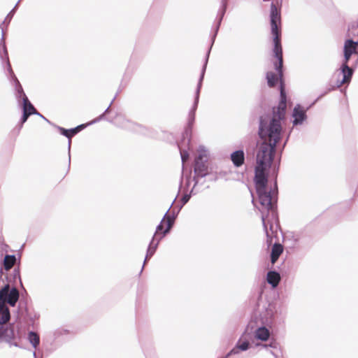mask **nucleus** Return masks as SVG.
<instances>
[{
  "mask_svg": "<svg viewBox=\"0 0 358 358\" xmlns=\"http://www.w3.org/2000/svg\"><path fill=\"white\" fill-rule=\"evenodd\" d=\"M231 160L236 167L241 166L245 162V153L243 150H238L231 154Z\"/></svg>",
  "mask_w": 358,
  "mask_h": 358,
  "instance_id": "ddd939ff",
  "label": "nucleus"
},
{
  "mask_svg": "<svg viewBox=\"0 0 358 358\" xmlns=\"http://www.w3.org/2000/svg\"><path fill=\"white\" fill-rule=\"evenodd\" d=\"M231 355H233L232 354H229V352L225 355V357L226 358H228L229 357H230Z\"/></svg>",
  "mask_w": 358,
  "mask_h": 358,
  "instance_id": "37998d69",
  "label": "nucleus"
},
{
  "mask_svg": "<svg viewBox=\"0 0 358 358\" xmlns=\"http://www.w3.org/2000/svg\"><path fill=\"white\" fill-rule=\"evenodd\" d=\"M14 275H15V277H17L18 278H20V271H19L18 269H15L14 270Z\"/></svg>",
  "mask_w": 358,
  "mask_h": 358,
  "instance_id": "e433bc0d",
  "label": "nucleus"
},
{
  "mask_svg": "<svg viewBox=\"0 0 358 358\" xmlns=\"http://www.w3.org/2000/svg\"><path fill=\"white\" fill-rule=\"evenodd\" d=\"M33 356H34V358H36V352H33Z\"/></svg>",
  "mask_w": 358,
  "mask_h": 358,
  "instance_id": "a18cd8bd",
  "label": "nucleus"
},
{
  "mask_svg": "<svg viewBox=\"0 0 358 358\" xmlns=\"http://www.w3.org/2000/svg\"><path fill=\"white\" fill-rule=\"evenodd\" d=\"M350 31L352 35L358 36V27H352Z\"/></svg>",
  "mask_w": 358,
  "mask_h": 358,
  "instance_id": "f704fd0d",
  "label": "nucleus"
},
{
  "mask_svg": "<svg viewBox=\"0 0 358 358\" xmlns=\"http://www.w3.org/2000/svg\"><path fill=\"white\" fill-rule=\"evenodd\" d=\"M190 199V195H188V194H185L182 196V204H185L186 203L188 202V201Z\"/></svg>",
  "mask_w": 358,
  "mask_h": 358,
  "instance_id": "c9c22d12",
  "label": "nucleus"
},
{
  "mask_svg": "<svg viewBox=\"0 0 358 358\" xmlns=\"http://www.w3.org/2000/svg\"><path fill=\"white\" fill-rule=\"evenodd\" d=\"M268 167L257 165L255 167V182L256 190L267 188L268 179L265 171Z\"/></svg>",
  "mask_w": 358,
  "mask_h": 358,
  "instance_id": "9b49d317",
  "label": "nucleus"
},
{
  "mask_svg": "<svg viewBox=\"0 0 358 358\" xmlns=\"http://www.w3.org/2000/svg\"><path fill=\"white\" fill-rule=\"evenodd\" d=\"M16 262V257L15 255H7L5 256L3 259V267L6 271L10 269Z\"/></svg>",
  "mask_w": 358,
  "mask_h": 358,
  "instance_id": "412c9836",
  "label": "nucleus"
},
{
  "mask_svg": "<svg viewBox=\"0 0 358 358\" xmlns=\"http://www.w3.org/2000/svg\"><path fill=\"white\" fill-rule=\"evenodd\" d=\"M327 92H325V93H324V94H321V95H320V96L316 99V101H315L313 103H315L318 99H320L321 97H322V96H323L324 94H326Z\"/></svg>",
  "mask_w": 358,
  "mask_h": 358,
  "instance_id": "58836bf2",
  "label": "nucleus"
},
{
  "mask_svg": "<svg viewBox=\"0 0 358 358\" xmlns=\"http://www.w3.org/2000/svg\"><path fill=\"white\" fill-rule=\"evenodd\" d=\"M169 209L165 213L160 224L157 227L156 231L154 234L155 240L157 241L161 236L162 238L170 231L173 225L175 217L168 215Z\"/></svg>",
  "mask_w": 358,
  "mask_h": 358,
  "instance_id": "9d476101",
  "label": "nucleus"
},
{
  "mask_svg": "<svg viewBox=\"0 0 358 358\" xmlns=\"http://www.w3.org/2000/svg\"><path fill=\"white\" fill-rule=\"evenodd\" d=\"M144 266H145V264H143L142 268H143ZM141 271H143V269H141Z\"/></svg>",
  "mask_w": 358,
  "mask_h": 358,
  "instance_id": "09e8293b",
  "label": "nucleus"
},
{
  "mask_svg": "<svg viewBox=\"0 0 358 358\" xmlns=\"http://www.w3.org/2000/svg\"><path fill=\"white\" fill-rule=\"evenodd\" d=\"M199 155L194 161V173L196 177L203 178L208 175V166L206 164L208 155L203 146H200L198 150Z\"/></svg>",
  "mask_w": 358,
  "mask_h": 358,
  "instance_id": "0eeeda50",
  "label": "nucleus"
},
{
  "mask_svg": "<svg viewBox=\"0 0 358 358\" xmlns=\"http://www.w3.org/2000/svg\"><path fill=\"white\" fill-rule=\"evenodd\" d=\"M229 1V0H221V6L217 12V25L215 27V35H217V34L218 32L220 26L222 19L224 16L226 10L227 9ZM215 36H214V37Z\"/></svg>",
  "mask_w": 358,
  "mask_h": 358,
  "instance_id": "4468645a",
  "label": "nucleus"
},
{
  "mask_svg": "<svg viewBox=\"0 0 358 358\" xmlns=\"http://www.w3.org/2000/svg\"><path fill=\"white\" fill-rule=\"evenodd\" d=\"M358 41L355 42L352 39H347L344 43L343 52L351 55L357 53Z\"/></svg>",
  "mask_w": 358,
  "mask_h": 358,
  "instance_id": "2eb2a0df",
  "label": "nucleus"
},
{
  "mask_svg": "<svg viewBox=\"0 0 358 358\" xmlns=\"http://www.w3.org/2000/svg\"><path fill=\"white\" fill-rule=\"evenodd\" d=\"M2 41H3V50L4 55L7 59L8 70L10 74V76H11V78H12V80L13 83V85L15 88V97L17 99L18 102L20 101V99H22V101H23V99H24V96H27L23 90V88L22 87L20 81L18 80V79L17 78V77L15 76V75L14 74V73L11 69L10 64L8 61V52L6 50L5 43L3 41V36H2Z\"/></svg>",
  "mask_w": 358,
  "mask_h": 358,
  "instance_id": "6e6552de",
  "label": "nucleus"
},
{
  "mask_svg": "<svg viewBox=\"0 0 358 358\" xmlns=\"http://www.w3.org/2000/svg\"><path fill=\"white\" fill-rule=\"evenodd\" d=\"M269 220H270V222L269 223H267L266 224V227H268V225H269V227H270V229L271 231H273L274 229V227H277V225H275L276 223H277V221H278V217L276 216V221H275L274 220L272 219V217L270 216L269 217ZM265 231H266V236H268V229H265Z\"/></svg>",
  "mask_w": 358,
  "mask_h": 358,
  "instance_id": "cd10ccee",
  "label": "nucleus"
},
{
  "mask_svg": "<svg viewBox=\"0 0 358 358\" xmlns=\"http://www.w3.org/2000/svg\"><path fill=\"white\" fill-rule=\"evenodd\" d=\"M286 108V94L283 84L280 82V101L278 106L273 109V117L262 116L259 120L258 133L264 143L276 145L280 140L282 132L280 121L285 118Z\"/></svg>",
  "mask_w": 358,
  "mask_h": 358,
  "instance_id": "f257e3e1",
  "label": "nucleus"
},
{
  "mask_svg": "<svg viewBox=\"0 0 358 358\" xmlns=\"http://www.w3.org/2000/svg\"><path fill=\"white\" fill-rule=\"evenodd\" d=\"M15 10H15V8H13V9L10 11V13H9L7 15V16L6 17V18H5V20H4L3 23L6 22H7L8 23H9V22H10V20L12 19L13 16L14 15V14H15Z\"/></svg>",
  "mask_w": 358,
  "mask_h": 358,
  "instance_id": "7c9ffc66",
  "label": "nucleus"
},
{
  "mask_svg": "<svg viewBox=\"0 0 358 358\" xmlns=\"http://www.w3.org/2000/svg\"><path fill=\"white\" fill-rule=\"evenodd\" d=\"M62 331H64V334H66L68 332L66 330H63Z\"/></svg>",
  "mask_w": 358,
  "mask_h": 358,
  "instance_id": "de8ad7c7",
  "label": "nucleus"
},
{
  "mask_svg": "<svg viewBox=\"0 0 358 358\" xmlns=\"http://www.w3.org/2000/svg\"><path fill=\"white\" fill-rule=\"evenodd\" d=\"M28 339L34 348H36L37 346L39 345L40 338L36 333L34 331L29 332Z\"/></svg>",
  "mask_w": 358,
  "mask_h": 358,
  "instance_id": "b1692460",
  "label": "nucleus"
},
{
  "mask_svg": "<svg viewBox=\"0 0 358 358\" xmlns=\"http://www.w3.org/2000/svg\"><path fill=\"white\" fill-rule=\"evenodd\" d=\"M256 191L260 205L258 208L262 213L263 227L266 229V224L270 222V216L276 221L275 203L277 201V190H268V188H266Z\"/></svg>",
  "mask_w": 358,
  "mask_h": 358,
  "instance_id": "20e7f679",
  "label": "nucleus"
},
{
  "mask_svg": "<svg viewBox=\"0 0 358 358\" xmlns=\"http://www.w3.org/2000/svg\"><path fill=\"white\" fill-rule=\"evenodd\" d=\"M210 51V49L208 50L207 55H206V58L204 64L203 66L202 70H201V76H200V78L199 80L196 90L195 92L194 104H193L191 110L189 112L187 127L185 131L183 134L184 138L187 137L188 138L187 139L188 142H189V136L190 135V134L192 132V128L193 124L194 122V120H195V113H196V110L197 109V106H198V103H199V101L200 91H201V88L202 86V82H203V80L204 78V75H205V72H206V66H207V64H208Z\"/></svg>",
  "mask_w": 358,
  "mask_h": 358,
  "instance_id": "39448f33",
  "label": "nucleus"
},
{
  "mask_svg": "<svg viewBox=\"0 0 358 358\" xmlns=\"http://www.w3.org/2000/svg\"><path fill=\"white\" fill-rule=\"evenodd\" d=\"M275 146L271 143L263 142L257 155V165L269 167L273 160Z\"/></svg>",
  "mask_w": 358,
  "mask_h": 358,
  "instance_id": "423d86ee",
  "label": "nucleus"
},
{
  "mask_svg": "<svg viewBox=\"0 0 358 358\" xmlns=\"http://www.w3.org/2000/svg\"><path fill=\"white\" fill-rule=\"evenodd\" d=\"M236 344L238 345V348H239L241 351H246L249 349L250 347V343L248 341L241 342V339H239Z\"/></svg>",
  "mask_w": 358,
  "mask_h": 358,
  "instance_id": "a878e982",
  "label": "nucleus"
},
{
  "mask_svg": "<svg viewBox=\"0 0 358 358\" xmlns=\"http://www.w3.org/2000/svg\"><path fill=\"white\" fill-rule=\"evenodd\" d=\"M271 27L273 41V52L275 57L278 59V63H275L274 65L275 70L278 73L279 78L281 79L282 76L283 59L281 45L280 15L276 6L273 4L271 8Z\"/></svg>",
  "mask_w": 358,
  "mask_h": 358,
  "instance_id": "7ed1b4c3",
  "label": "nucleus"
},
{
  "mask_svg": "<svg viewBox=\"0 0 358 358\" xmlns=\"http://www.w3.org/2000/svg\"><path fill=\"white\" fill-rule=\"evenodd\" d=\"M178 148L180 150L182 162V164H184L189 158V153L187 152V151L183 150L180 145H178Z\"/></svg>",
  "mask_w": 358,
  "mask_h": 358,
  "instance_id": "c85d7f7f",
  "label": "nucleus"
},
{
  "mask_svg": "<svg viewBox=\"0 0 358 358\" xmlns=\"http://www.w3.org/2000/svg\"><path fill=\"white\" fill-rule=\"evenodd\" d=\"M20 1H21V0H19V1L17 2V3L15 4V7L13 8H15V10H16V9L17 8L18 5H19V3H20Z\"/></svg>",
  "mask_w": 358,
  "mask_h": 358,
  "instance_id": "ea45409f",
  "label": "nucleus"
},
{
  "mask_svg": "<svg viewBox=\"0 0 358 358\" xmlns=\"http://www.w3.org/2000/svg\"><path fill=\"white\" fill-rule=\"evenodd\" d=\"M266 315L263 316L262 320L266 324H271L274 317V310L271 306H268V308L266 310Z\"/></svg>",
  "mask_w": 358,
  "mask_h": 358,
  "instance_id": "4be33fe9",
  "label": "nucleus"
},
{
  "mask_svg": "<svg viewBox=\"0 0 358 358\" xmlns=\"http://www.w3.org/2000/svg\"><path fill=\"white\" fill-rule=\"evenodd\" d=\"M30 113H27L26 111H23V114H22V118H21V125H20V127H22V124L27 122L28 117L30 116Z\"/></svg>",
  "mask_w": 358,
  "mask_h": 358,
  "instance_id": "2f4dec72",
  "label": "nucleus"
},
{
  "mask_svg": "<svg viewBox=\"0 0 358 358\" xmlns=\"http://www.w3.org/2000/svg\"><path fill=\"white\" fill-rule=\"evenodd\" d=\"M257 346L264 348H268V347L272 348H276V343L272 342L269 345L257 343Z\"/></svg>",
  "mask_w": 358,
  "mask_h": 358,
  "instance_id": "473e14b6",
  "label": "nucleus"
},
{
  "mask_svg": "<svg viewBox=\"0 0 358 358\" xmlns=\"http://www.w3.org/2000/svg\"><path fill=\"white\" fill-rule=\"evenodd\" d=\"M240 351L241 350L239 349V348H238V345L236 344L235 347L229 351V354L238 355L240 352Z\"/></svg>",
  "mask_w": 358,
  "mask_h": 358,
  "instance_id": "72a5a7b5",
  "label": "nucleus"
},
{
  "mask_svg": "<svg viewBox=\"0 0 358 358\" xmlns=\"http://www.w3.org/2000/svg\"><path fill=\"white\" fill-rule=\"evenodd\" d=\"M58 130L59 131L60 134L66 137H67L69 138V144H68V148H69V151H70V148H71V141L70 140V132H69V129H64L63 127H57Z\"/></svg>",
  "mask_w": 358,
  "mask_h": 358,
  "instance_id": "393cba45",
  "label": "nucleus"
},
{
  "mask_svg": "<svg viewBox=\"0 0 358 358\" xmlns=\"http://www.w3.org/2000/svg\"><path fill=\"white\" fill-rule=\"evenodd\" d=\"M270 332L265 327H261L256 329L255 332V337L260 341H266L269 338Z\"/></svg>",
  "mask_w": 358,
  "mask_h": 358,
  "instance_id": "6ab92c4d",
  "label": "nucleus"
},
{
  "mask_svg": "<svg viewBox=\"0 0 358 358\" xmlns=\"http://www.w3.org/2000/svg\"><path fill=\"white\" fill-rule=\"evenodd\" d=\"M214 34H215V33ZM213 36H215V35H213ZM215 37H216V36L215 37L213 36V38H212V43H213V42H214V41L215 39ZM210 46H213V44H210Z\"/></svg>",
  "mask_w": 358,
  "mask_h": 358,
  "instance_id": "a19ab883",
  "label": "nucleus"
},
{
  "mask_svg": "<svg viewBox=\"0 0 358 358\" xmlns=\"http://www.w3.org/2000/svg\"><path fill=\"white\" fill-rule=\"evenodd\" d=\"M283 251L282 245L280 243H275L271 249V262L273 264L276 262Z\"/></svg>",
  "mask_w": 358,
  "mask_h": 358,
  "instance_id": "a211bd4d",
  "label": "nucleus"
},
{
  "mask_svg": "<svg viewBox=\"0 0 358 358\" xmlns=\"http://www.w3.org/2000/svg\"><path fill=\"white\" fill-rule=\"evenodd\" d=\"M266 80L268 85L270 87H273L275 85L278 80V76L275 75V73L272 71H269L266 73Z\"/></svg>",
  "mask_w": 358,
  "mask_h": 358,
  "instance_id": "5701e85b",
  "label": "nucleus"
},
{
  "mask_svg": "<svg viewBox=\"0 0 358 358\" xmlns=\"http://www.w3.org/2000/svg\"><path fill=\"white\" fill-rule=\"evenodd\" d=\"M271 355L274 356L275 358H278V356L275 355V353L273 350L269 351Z\"/></svg>",
  "mask_w": 358,
  "mask_h": 358,
  "instance_id": "4c0bfd02",
  "label": "nucleus"
},
{
  "mask_svg": "<svg viewBox=\"0 0 358 358\" xmlns=\"http://www.w3.org/2000/svg\"><path fill=\"white\" fill-rule=\"evenodd\" d=\"M55 334H62V332H60V331H57Z\"/></svg>",
  "mask_w": 358,
  "mask_h": 358,
  "instance_id": "49530a36",
  "label": "nucleus"
},
{
  "mask_svg": "<svg viewBox=\"0 0 358 358\" xmlns=\"http://www.w3.org/2000/svg\"><path fill=\"white\" fill-rule=\"evenodd\" d=\"M292 116L293 117V125H301L307 119L306 110H305L299 104H297L294 106L293 109Z\"/></svg>",
  "mask_w": 358,
  "mask_h": 358,
  "instance_id": "f8f14e48",
  "label": "nucleus"
},
{
  "mask_svg": "<svg viewBox=\"0 0 358 358\" xmlns=\"http://www.w3.org/2000/svg\"><path fill=\"white\" fill-rule=\"evenodd\" d=\"M22 110L27 113H30V115H39L34 106L29 101L27 96H24L22 101Z\"/></svg>",
  "mask_w": 358,
  "mask_h": 358,
  "instance_id": "aec40b11",
  "label": "nucleus"
},
{
  "mask_svg": "<svg viewBox=\"0 0 358 358\" xmlns=\"http://www.w3.org/2000/svg\"><path fill=\"white\" fill-rule=\"evenodd\" d=\"M19 299V291L16 287L10 288L8 283L0 289V340L10 343L15 339L13 324L8 323L10 313L6 304L13 307Z\"/></svg>",
  "mask_w": 358,
  "mask_h": 358,
  "instance_id": "f03ea898",
  "label": "nucleus"
},
{
  "mask_svg": "<svg viewBox=\"0 0 358 358\" xmlns=\"http://www.w3.org/2000/svg\"><path fill=\"white\" fill-rule=\"evenodd\" d=\"M38 115L40 116L41 117H42L43 119L45 120L46 121H48V120L44 116H43L41 114L39 113V115Z\"/></svg>",
  "mask_w": 358,
  "mask_h": 358,
  "instance_id": "79ce46f5",
  "label": "nucleus"
},
{
  "mask_svg": "<svg viewBox=\"0 0 358 358\" xmlns=\"http://www.w3.org/2000/svg\"><path fill=\"white\" fill-rule=\"evenodd\" d=\"M162 238V236H161L159 239L157 241L155 240V237H152V239L148 246L147 254L144 260V264H145L146 262L151 258V257L155 254L156 249L158 246V244L161 239Z\"/></svg>",
  "mask_w": 358,
  "mask_h": 358,
  "instance_id": "dca6fc26",
  "label": "nucleus"
},
{
  "mask_svg": "<svg viewBox=\"0 0 358 358\" xmlns=\"http://www.w3.org/2000/svg\"><path fill=\"white\" fill-rule=\"evenodd\" d=\"M112 103H113V101L110 103V106L106 109L105 112L102 115H101L99 117H97V118L94 119V120H92L88 124H92L93 123H96V122H99L100 120H101L103 118V117L104 116V115L109 111V108H110Z\"/></svg>",
  "mask_w": 358,
  "mask_h": 358,
  "instance_id": "c756f323",
  "label": "nucleus"
},
{
  "mask_svg": "<svg viewBox=\"0 0 358 358\" xmlns=\"http://www.w3.org/2000/svg\"><path fill=\"white\" fill-rule=\"evenodd\" d=\"M231 355H233L232 354H229V352L225 355V357L226 358H228L229 357H230Z\"/></svg>",
  "mask_w": 358,
  "mask_h": 358,
  "instance_id": "c03bdc74",
  "label": "nucleus"
},
{
  "mask_svg": "<svg viewBox=\"0 0 358 358\" xmlns=\"http://www.w3.org/2000/svg\"><path fill=\"white\" fill-rule=\"evenodd\" d=\"M344 54V59L340 68L339 74L343 76L342 80H338L336 82V87H341L343 84L349 83L351 80L352 76L353 75V69L352 68L348 66L349 60L351 57V55L343 52Z\"/></svg>",
  "mask_w": 358,
  "mask_h": 358,
  "instance_id": "1a4fd4ad",
  "label": "nucleus"
},
{
  "mask_svg": "<svg viewBox=\"0 0 358 358\" xmlns=\"http://www.w3.org/2000/svg\"><path fill=\"white\" fill-rule=\"evenodd\" d=\"M266 280L268 283L275 288L278 285L280 281V275L278 272L271 271L267 273Z\"/></svg>",
  "mask_w": 358,
  "mask_h": 358,
  "instance_id": "f3484780",
  "label": "nucleus"
},
{
  "mask_svg": "<svg viewBox=\"0 0 358 358\" xmlns=\"http://www.w3.org/2000/svg\"><path fill=\"white\" fill-rule=\"evenodd\" d=\"M86 127L85 124H80L75 128L69 129L70 139Z\"/></svg>",
  "mask_w": 358,
  "mask_h": 358,
  "instance_id": "bb28decb",
  "label": "nucleus"
}]
</instances>
